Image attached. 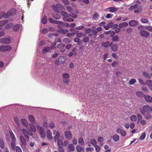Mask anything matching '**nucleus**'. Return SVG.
I'll return each instance as SVG.
<instances>
[{
	"label": "nucleus",
	"instance_id": "obj_30",
	"mask_svg": "<svg viewBox=\"0 0 152 152\" xmlns=\"http://www.w3.org/2000/svg\"><path fill=\"white\" fill-rule=\"evenodd\" d=\"M113 139L114 141H117L119 140V137L118 134H115L113 135Z\"/></svg>",
	"mask_w": 152,
	"mask_h": 152
},
{
	"label": "nucleus",
	"instance_id": "obj_17",
	"mask_svg": "<svg viewBox=\"0 0 152 152\" xmlns=\"http://www.w3.org/2000/svg\"><path fill=\"white\" fill-rule=\"evenodd\" d=\"M146 85L148 87L149 89L152 91V80H147Z\"/></svg>",
	"mask_w": 152,
	"mask_h": 152
},
{
	"label": "nucleus",
	"instance_id": "obj_52",
	"mask_svg": "<svg viewBox=\"0 0 152 152\" xmlns=\"http://www.w3.org/2000/svg\"><path fill=\"white\" fill-rule=\"evenodd\" d=\"M144 28L149 31H152V27L151 26H146Z\"/></svg>",
	"mask_w": 152,
	"mask_h": 152
},
{
	"label": "nucleus",
	"instance_id": "obj_25",
	"mask_svg": "<svg viewBox=\"0 0 152 152\" xmlns=\"http://www.w3.org/2000/svg\"><path fill=\"white\" fill-rule=\"evenodd\" d=\"M128 25V24L126 22H124L123 23H120L119 25V27L120 28H122L123 27H125L127 26Z\"/></svg>",
	"mask_w": 152,
	"mask_h": 152
},
{
	"label": "nucleus",
	"instance_id": "obj_24",
	"mask_svg": "<svg viewBox=\"0 0 152 152\" xmlns=\"http://www.w3.org/2000/svg\"><path fill=\"white\" fill-rule=\"evenodd\" d=\"M68 150H70L72 151H73L75 150L74 146L72 144H69L68 146Z\"/></svg>",
	"mask_w": 152,
	"mask_h": 152
},
{
	"label": "nucleus",
	"instance_id": "obj_48",
	"mask_svg": "<svg viewBox=\"0 0 152 152\" xmlns=\"http://www.w3.org/2000/svg\"><path fill=\"white\" fill-rule=\"evenodd\" d=\"M14 120L16 124L18 126H20V120H19L18 119V118L17 117H15L14 118Z\"/></svg>",
	"mask_w": 152,
	"mask_h": 152
},
{
	"label": "nucleus",
	"instance_id": "obj_54",
	"mask_svg": "<svg viewBox=\"0 0 152 152\" xmlns=\"http://www.w3.org/2000/svg\"><path fill=\"white\" fill-rule=\"evenodd\" d=\"M140 21L143 23H147L148 22V20L147 19L144 18H141Z\"/></svg>",
	"mask_w": 152,
	"mask_h": 152
},
{
	"label": "nucleus",
	"instance_id": "obj_20",
	"mask_svg": "<svg viewBox=\"0 0 152 152\" xmlns=\"http://www.w3.org/2000/svg\"><path fill=\"white\" fill-rule=\"evenodd\" d=\"M142 75L143 76L148 79H151V75L150 74L146 72H142Z\"/></svg>",
	"mask_w": 152,
	"mask_h": 152
},
{
	"label": "nucleus",
	"instance_id": "obj_7",
	"mask_svg": "<svg viewBox=\"0 0 152 152\" xmlns=\"http://www.w3.org/2000/svg\"><path fill=\"white\" fill-rule=\"evenodd\" d=\"M38 131L41 137L44 138L45 136L46 133L45 129L42 127H39L38 128Z\"/></svg>",
	"mask_w": 152,
	"mask_h": 152
},
{
	"label": "nucleus",
	"instance_id": "obj_34",
	"mask_svg": "<svg viewBox=\"0 0 152 152\" xmlns=\"http://www.w3.org/2000/svg\"><path fill=\"white\" fill-rule=\"evenodd\" d=\"M138 7L137 4H135L130 6L129 8L130 10H133L134 9L137 8Z\"/></svg>",
	"mask_w": 152,
	"mask_h": 152
},
{
	"label": "nucleus",
	"instance_id": "obj_57",
	"mask_svg": "<svg viewBox=\"0 0 152 152\" xmlns=\"http://www.w3.org/2000/svg\"><path fill=\"white\" fill-rule=\"evenodd\" d=\"M52 8L56 11L57 12H59V11L57 9L56 5L55 6L54 5H52L51 6Z\"/></svg>",
	"mask_w": 152,
	"mask_h": 152
},
{
	"label": "nucleus",
	"instance_id": "obj_41",
	"mask_svg": "<svg viewBox=\"0 0 152 152\" xmlns=\"http://www.w3.org/2000/svg\"><path fill=\"white\" fill-rule=\"evenodd\" d=\"M138 9V10H134V13H138L140 12L141 11L142 9V6H139Z\"/></svg>",
	"mask_w": 152,
	"mask_h": 152
},
{
	"label": "nucleus",
	"instance_id": "obj_3",
	"mask_svg": "<svg viewBox=\"0 0 152 152\" xmlns=\"http://www.w3.org/2000/svg\"><path fill=\"white\" fill-rule=\"evenodd\" d=\"M140 111L143 115L145 114L146 113H150L152 111V108L148 105L144 106L142 108H140Z\"/></svg>",
	"mask_w": 152,
	"mask_h": 152
},
{
	"label": "nucleus",
	"instance_id": "obj_28",
	"mask_svg": "<svg viewBox=\"0 0 152 152\" xmlns=\"http://www.w3.org/2000/svg\"><path fill=\"white\" fill-rule=\"evenodd\" d=\"M150 113H145L144 115V117L146 119L148 120H149L150 119L152 118V116L151 114H150Z\"/></svg>",
	"mask_w": 152,
	"mask_h": 152
},
{
	"label": "nucleus",
	"instance_id": "obj_21",
	"mask_svg": "<svg viewBox=\"0 0 152 152\" xmlns=\"http://www.w3.org/2000/svg\"><path fill=\"white\" fill-rule=\"evenodd\" d=\"M76 149L77 152H80L82 151H84V148L78 145H76Z\"/></svg>",
	"mask_w": 152,
	"mask_h": 152
},
{
	"label": "nucleus",
	"instance_id": "obj_51",
	"mask_svg": "<svg viewBox=\"0 0 152 152\" xmlns=\"http://www.w3.org/2000/svg\"><path fill=\"white\" fill-rule=\"evenodd\" d=\"M50 50V48L48 47H45L43 48L42 50L43 52H47L48 51Z\"/></svg>",
	"mask_w": 152,
	"mask_h": 152
},
{
	"label": "nucleus",
	"instance_id": "obj_15",
	"mask_svg": "<svg viewBox=\"0 0 152 152\" xmlns=\"http://www.w3.org/2000/svg\"><path fill=\"white\" fill-rule=\"evenodd\" d=\"M112 43H111L109 45V46H111V49L114 51H116L118 49V47L117 44H114L112 45Z\"/></svg>",
	"mask_w": 152,
	"mask_h": 152
},
{
	"label": "nucleus",
	"instance_id": "obj_6",
	"mask_svg": "<svg viewBox=\"0 0 152 152\" xmlns=\"http://www.w3.org/2000/svg\"><path fill=\"white\" fill-rule=\"evenodd\" d=\"M63 82L66 84H68L69 82V75L68 74L64 73L63 74Z\"/></svg>",
	"mask_w": 152,
	"mask_h": 152
},
{
	"label": "nucleus",
	"instance_id": "obj_33",
	"mask_svg": "<svg viewBox=\"0 0 152 152\" xmlns=\"http://www.w3.org/2000/svg\"><path fill=\"white\" fill-rule=\"evenodd\" d=\"M28 118L29 121L31 123H34L35 121V119L33 115H28Z\"/></svg>",
	"mask_w": 152,
	"mask_h": 152
},
{
	"label": "nucleus",
	"instance_id": "obj_19",
	"mask_svg": "<svg viewBox=\"0 0 152 152\" xmlns=\"http://www.w3.org/2000/svg\"><path fill=\"white\" fill-rule=\"evenodd\" d=\"M65 61V58L63 56L59 57L58 59V62L60 64L64 63Z\"/></svg>",
	"mask_w": 152,
	"mask_h": 152
},
{
	"label": "nucleus",
	"instance_id": "obj_56",
	"mask_svg": "<svg viewBox=\"0 0 152 152\" xmlns=\"http://www.w3.org/2000/svg\"><path fill=\"white\" fill-rule=\"evenodd\" d=\"M85 35V34H83L82 32H80L77 34V37H81L82 36L84 37Z\"/></svg>",
	"mask_w": 152,
	"mask_h": 152
},
{
	"label": "nucleus",
	"instance_id": "obj_12",
	"mask_svg": "<svg viewBox=\"0 0 152 152\" xmlns=\"http://www.w3.org/2000/svg\"><path fill=\"white\" fill-rule=\"evenodd\" d=\"M143 97L147 102L150 103L152 102V97L151 96L146 94L143 95Z\"/></svg>",
	"mask_w": 152,
	"mask_h": 152
},
{
	"label": "nucleus",
	"instance_id": "obj_47",
	"mask_svg": "<svg viewBox=\"0 0 152 152\" xmlns=\"http://www.w3.org/2000/svg\"><path fill=\"white\" fill-rule=\"evenodd\" d=\"M138 80L140 83L143 85H146V82H145L141 78H138Z\"/></svg>",
	"mask_w": 152,
	"mask_h": 152
},
{
	"label": "nucleus",
	"instance_id": "obj_39",
	"mask_svg": "<svg viewBox=\"0 0 152 152\" xmlns=\"http://www.w3.org/2000/svg\"><path fill=\"white\" fill-rule=\"evenodd\" d=\"M130 119L132 121H135L137 119V116L135 115H132L130 116Z\"/></svg>",
	"mask_w": 152,
	"mask_h": 152
},
{
	"label": "nucleus",
	"instance_id": "obj_50",
	"mask_svg": "<svg viewBox=\"0 0 152 152\" xmlns=\"http://www.w3.org/2000/svg\"><path fill=\"white\" fill-rule=\"evenodd\" d=\"M136 82V80L135 79L132 78L131 79L129 82V83L130 85H132L134 84Z\"/></svg>",
	"mask_w": 152,
	"mask_h": 152
},
{
	"label": "nucleus",
	"instance_id": "obj_27",
	"mask_svg": "<svg viewBox=\"0 0 152 152\" xmlns=\"http://www.w3.org/2000/svg\"><path fill=\"white\" fill-rule=\"evenodd\" d=\"M20 27V25L19 24H16L13 27V30L15 31H18Z\"/></svg>",
	"mask_w": 152,
	"mask_h": 152
},
{
	"label": "nucleus",
	"instance_id": "obj_23",
	"mask_svg": "<svg viewBox=\"0 0 152 152\" xmlns=\"http://www.w3.org/2000/svg\"><path fill=\"white\" fill-rule=\"evenodd\" d=\"M29 126L31 130L34 132H35L37 131L36 127L34 125L32 124H29Z\"/></svg>",
	"mask_w": 152,
	"mask_h": 152
},
{
	"label": "nucleus",
	"instance_id": "obj_63",
	"mask_svg": "<svg viewBox=\"0 0 152 152\" xmlns=\"http://www.w3.org/2000/svg\"><path fill=\"white\" fill-rule=\"evenodd\" d=\"M54 17V18L56 19H59L61 18L60 15L57 14H56L55 15Z\"/></svg>",
	"mask_w": 152,
	"mask_h": 152
},
{
	"label": "nucleus",
	"instance_id": "obj_53",
	"mask_svg": "<svg viewBox=\"0 0 152 152\" xmlns=\"http://www.w3.org/2000/svg\"><path fill=\"white\" fill-rule=\"evenodd\" d=\"M65 46V45L62 43L58 44L57 45V47L58 49H61Z\"/></svg>",
	"mask_w": 152,
	"mask_h": 152
},
{
	"label": "nucleus",
	"instance_id": "obj_58",
	"mask_svg": "<svg viewBox=\"0 0 152 152\" xmlns=\"http://www.w3.org/2000/svg\"><path fill=\"white\" fill-rule=\"evenodd\" d=\"M63 146L58 147V152H64V150Z\"/></svg>",
	"mask_w": 152,
	"mask_h": 152
},
{
	"label": "nucleus",
	"instance_id": "obj_37",
	"mask_svg": "<svg viewBox=\"0 0 152 152\" xmlns=\"http://www.w3.org/2000/svg\"><path fill=\"white\" fill-rule=\"evenodd\" d=\"M0 147L3 149L4 148V141L1 138H0Z\"/></svg>",
	"mask_w": 152,
	"mask_h": 152
},
{
	"label": "nucleus",
	"instance_id": "obj_5",
	"mask_svg": "<svg viewBox=\"0 0 152 152\" xmlns=\"http://www.w3.org/2000/svg\"><path fill=\"white\" fill-rule=\"evenodd\" d=\"M16 10L15 9H12L10 10L8 12L6 13L5 16L6 18H8L10 16H12L14 15L16 13Z\"/></svg>",
	"mask_w": 152,
	"mask_h": 152
},
{
	"label": "nucleus",
	"instance_id": "obj_42",
	"mask_svg": "<svg viewBox=\"0 0 152 152\" xmlns=\"http://www.w3.org/2000/svg\"><path fill=\"white\" fill-rule=\"evenodd\" d=\"M99 16V15L97 12L95 13L93 16V19L94 20H96Z\"/></svg>",
	"mask_w": 152,
	"mask_h": 152
},
{
	"label": "nucleus",
	"instance_id": "obj_26",
	"mask_svg": "<svg viewBox=\"0 0 152 152\" xmlns=\"http://www.w3.org/2000/svg\"><path fill=\"white\" fill-rule=\"evenodd\" d=\"M60 134L58 132H57L56 135L54 137V140L55 142H56L57 141H58V140H60Z\"/></svg>",
	"mask_w": 152,
	"mask_h": 152
},
{
	"label": "nucleus",
	"instance_id": "obj_46",
	"mask_svg": "<svg viewBox=\"0 0 152 152\" xmlns=\"http://www.w3.org/2000/svg\"><path fill=\"white\" fill-rule=\"evenodd\" d=\"M13 25V24L12 23H9L5 26L4 28L5 29H8L11 28Z\"/></svg>",
	"mask_w": 152,
	"mask_h": 152
},
{
	"label": "nucleus",
	"instance_id": "obj_31",
	"mask_svg": "<svg viewBox=\"0 0 152 152\" xmlns=\"http://www.w3.org/2000/svg\"><path fill=\"white\" fill-rule=\"evenodd\" d=\"M78 143L81 145H83L84 144V140L83 138L81 137H80L78 139Z\"/></svg>",
	"mask_w": 152,
	"mask_h": 152
},
{
	"label": "nucleus",
	"instance_id": "obj_36",
	"mask_svg": "<svg viewBox=\"0 0 152 152\" xmlns=\"http://www.w3.org/2000/svg\"><path fill=\"white\" fill-rule=\"evenodd\" d=\"M57 144L58 147L63 146L64 145L63 142L61 140H58L57 141Z\"/></svg>",
	"mask_w": 152,
	"mask_h": 152
},
{
	"label": "nucleus",
	"instance_id": "obj_59",
	"mask_svg": "<svg viewBox=\"0 0 152 152\" xmlns=\"http://www.w3.org/2000/svg\"><path fill=\"white\" fill-rule=\"evenodd\" d=\"M95 148L96 151L97 152H100V146L98 145H96L94 146Z\"/></svg>",
	"mask_w": 152,
	"mask_h": 152
},
{
	"label": "nucleus",
	"instance_id": "obj_11",
	"mask_svg": "<svg viewBox=\"0 0 152 152\" xmlns=\"http://www.w3.org/2000/svg\"><path fill=\"white\" fill-rule=\"evenodd\" d=\"M139 33L141 36L146 37H148L150 34L149 33L148 31L144 30H140Z\"/></svg>",
	"mask_w": 152,
	"mask_h": 152
},
{
	"label": "nucleus",
	"instance_id": "obj_60",
	"mask_svg": "<svg viewBox=\"0 0 152 152\" xmlns=\"http://www.w3.org/2000/svg\"><path fill=\"white\" fill-rule=\"evenodd\" d=\"M56 5L57 9H58L59 10H60L62 8V5L60 4H56Z\"/></svg>",
	"mask_w": 152,
	"mask_h": 152
},
{
	"label": "nucleus",
	"instance_id": "obj_9",
	"mask_svg": "<svg viewBox=\"0 0 152 152\" xmlns=\"http://www.w3.org/2000/svg\"><path fill=\"white\" fill-rule=\"evenodd\" d=\"M11 42V40L10 38H5L0 39V42L6 44H10Z\"/></svg>",
	"mask_w": 152,
	"mask_h": 152
},
{
	"label": "nucleus",
	"instance_id": "obj_2",
	"mask_svg": "<svg viewBox=\"0 0 152 152\" xmlns=\"http://www.w3.org/2000/svg\"><path fill=\"white\" fill-rule=\"evenodd\" d=\"M61 14L62 16H64L63 19L64 21L69 22H72L74 21V19L73 18L70 17V15L68 13L62 11L61 12Z\"/></svg>",
	"mask_w": 152,
	"mask_h": 152
},
{
	"label": "nucleus",
	"instance_id": "obj_61",
	"mask_svg": "<svg viewBox=\"0 0 152 152\" xmlns=\"http://www.w3.org/2000/svg\"><path fill=\"white\" fill-rule=\"evenodd\" d=\"M145 133H143L140 137V139L141 140H143L145 138Z\"/></svg>",
	"mask_w": 152,
	"mask_h": 152
},
{
	"label": "nucleus",
	"instance_id": "obj_40",
	"mask_svg": "<svg viewBox=\"0 0 152 152\" xmlns=\"http://www.w3.org/2000/svg\"><path fill=\"white\" fill-rule=\"evenodd\" d=\"M8 22V20H3L0 22V25L2 27L6 24Z\"/></svg>",
	"mask_w": 152,
	"mask_h": 152
},
{
	"label": "nucleus",
	"instance_id": "obj_44",
	"mask_svg": "<svg viewBox=\"0 0 152 152\" xmlns=\"http://www.w3.org/2000/svg\"><path fill=\"white\" fill-rule=\"evenodd\" d=\"M63 42L65 43H70L71 42L70 40L68 38H64L63 39Z\"/></svg>",
	"mask_w": 152,
	"mask_h": 152
},
{
	"label": "nucleus",
	"instance_id": "obj_1",
	"mask_svg": "<svg viewBox=\"0 0 152 152\" xmlns=\"http://www.w3.org/2000/svg\"><path fill=\"white\" fill-rule=\"evenodd\" d=\"M9 134L11 139L10 143L11 147L12 150H14L15 149V148H16L15 146L16 145L15 142L16 139L15 135L12 131H10L9 132Z\"/></svg>",
	"mask_w": 152,
	"mask_h": 152
},
{
	"label": "nucleus",
	"instance_id": "obj_29",
	"mask_svg": "<svg viewBox=\"0 0 152 152\" xmlns=\"http://www.w3.org/2000/svg\"><path fill=\"white\" fill-rule=\"evenodd\" d=\"M110 12H116L117 10L118 9L114 7H111L108 8Z\"/></svg>",
	"mask_w": 152,
	"mask_h": 152
},
{
	"label": "nucleus",
	"instance_id": "obj_55",
	"mask_svg": "<svg viewBox=\"0 0 152 152\" xmlns=\"http://www.w3.org/2000/svg\"><path fill=\"white\" fill-rule=\"evenodd\" d=\"M89 40V38L88 37H84L83 38V41L85 43L88 42Z\"/></svg>",
	"mask_w": 152,
	"mask_h": 152
},
{
	"label": "nucleus",
	"instance_id": "obj_18",
	"mask_svg": "<svg viewBox=\"0 0 152 152\" xmlns=\"http://www.w3.org/2000/svg\"><path fill=\"white\" fill-rule=\"evenodd\" d=\"M46 134L47 136L48 139L51 140L53 138V137L52 135V133L49 130H47Z\"/></svg>",
	"mask_w": 152,
	"mask_h": 152
},
{
	"label": "nucleus",
	"instance_id": "obj_43",
	"mask_svg": "<svg viewBox=\"0 0 152 152\" xmlns=\"http://www.w3.org/2000/svg\"><path fill=\"white\" fill-rule=\"evenodd\" d=\"M21 122L22 125L26 126L28 125L27 122L25 119H22L21 120Z\"/></svg>",
	"mask_w": 152,
	"mask_h": 152
},
{
	"label": "nucleus",
	"instance_id": "obj_35",
	"mask_svg": "<svg viewBox=\"0 0 152 152\" xmlns=\"http://www.w3.org/2000/svg\"><path fill=\"white\" fill-rule=\"evenodd\" d=\"M136 95L139 97H143L144 94L141 91H138L136 92Z\"/></svg>",
	"mask_w": 152,
	"mask_h": 152
},
{
	"label": "nucleus",
	"instance_id": "obj_62",
	"mask_svg": "<svg viewBox=\"0 0 152 152\" xmlns=\"http://www.w3.org/2000/svg\"><path fill=\"white\" fill-rule=\"evenodd\" d=\"M109 42L108 41L106 42L105 43H103V45L104 46V47L106 48L107 47L110 45Z\"/></svg>",
	"mask_w": 152,
	"mask_h": 152
},
{
	"label": "nucleus",
	"instance_id": "obj_64",
	"mask_svg": "<svg viewBox=\"0 0 152 152\" xmlns=\"http://www.w3.org/2000/svg\"><path fill=\"white\" fill-rule=\"evenodd\" d=\"M15 149H16V152H22L21 149L19 146H16Z\"/></svg>",
	"mask_w": 152,
	"mask_h": 152
},
{
	"label": "nucleus",
	"instance_id": "obj_10",
	"mask_svg": "<svg viewBox=\"0 0 152 152\" xmlns=\"http://www.w3.org/2000/svg\"><path fill=\"white\" fill-rule=\"evenodd\" d=\"M117 132L118 133L120 134L123 137H125L126 134V131L123 129L121 127H119L117 129Z\"/></svg>",
	"mask_w": 152,
	"mask_h": 152
},
{
	"label": "nucleus",
	"instance_id": "obj_32",
	"mask_svg": "<svg viewBox=\"0 0 152 152\" xmlns=\"http://www.w3.org/2000/svg\"><path fill=\"white\" fill-rule=\"evenodd\" d=\"M47 22V19L45 15H44L42 19V22L44 24H46Z\"/></svg>",
	"mask_w": 152,
	"mask_h": 152
},
{
	"label": "nucleus",
	"instance_id": "obj_22",
	"mask_svg": "<svg viewBox=\"0 0 152 152\" xmlns=\"http://www.w3.org/2000/svg\"><path fill=\"white\" fill-rule=\"evenodd\" d=\"M97 140L99 143V145L100 146H102L103 145V137H99L97 139Z\"/></svg>",
	"mask_w": 152,
	"mask_h": 152
},
{
	"label": "nucleus",
	"instance_id": "obj_4",
	"mask_svg": "<svg viewBox=\"0 0 152 152\" xmlns=\"http://www.w3.org/2000/svg\"><path fill=\"white\" fill-rule=\"evenodd\" d=\"M12 47L9 45H3L0 46V51L2 52H6L11 50Z\"/></svg>",
	"mask_w": 152,
	"mask_h": 152
},
{
	"label": "nucleus",
	"instance_id": "obj_45",
	"mask_svg": "<svg viewBox=\"0 0 152 152\" xmlns=\"http://www.w3.org/2000/svg\"><path fill=\"white\" fill-rule=\"evenodd\" d=\"M6 15V13H5L4 11H1L0 12V19L4 18H5V16Z\"/></svg>",
	"mask_w": 152,
	"mask_h": 152
},
{
	"label": "nucleus",
	"instance_id": "obj_13",
	"mask_svg": "<svg viewBox=\"0 0 152 152\" xmlns=\"http://www.w3.org/2000/svg\"><path fill=\"white\" fill-rule=\"evenodd\" d=\"M22 131L23 135L25 138L27 139V141H28L29 138V137L28 135V132L25 129H23Z\"/></svg>",
	"mask_w": 152,
	"mask_h": 152
},
{
	"label": "nucleus",
	"instance_id": "obj_49",
	"mask_svg": "<svg viewBox=\"0 0 152 152\" xmlns=\"http://www.w3.org/2000/svg\"><path fill=\"white\" fill-rule=\"evenodd\" d=\"M91 143L94 146H95L96 145L97 142L96 140L94 139H92L91 140Z\"/></svg>",
	"mask_w": 152,
	"mask_h": 152
},
{
	"label": "nucleus",
	"instance_id": "obj_8",
	"mask_svg": "<svg viewBox=\"0 0 152 152\" xmlns=\"http://www.w3.org/2000/svg\"><path fill=\"white\" fill-rule=\"evenodd\" d=\"M20 145L22 147L25 146L26 145V142L27 139H25L24 137L22 135H20Z\"/></svg>",
	"mask_w": 152,
	"mask_h": 152
},
{
	"label": "nucleus",
	"instance_id": "obj_14",
	"mask_svg": "<svg viewBox=\"0 0 152 152\" xmlns=\"http://www.w3.org/2000/svg\"><path fill=\"white\" fill-rule=\"evenodd\" d=\"M129 26L134 27L136 25H138L139 23L138 22L135 20H131L129 22Z\"/></svg>",
	"mask_w": 152,
	"mask_h": 152
},
{
	"label": "nucleus",
	"instance_id": "obj_16",
	"mask_svg": "<svg viewBox=\"0 0 152 152\" xmlns=\"http://www.w3.org/2000/svg\"><path fill=\"white\" fill-rule=\"evenodd\" d=\"M64 134L66 138L67 139H69L72 137L71 133L69 131H65L64 132Z\"/></svg>",
	"mask_w": 152,
	"mask_h": 152
},
{
	"label": "nucleus",
	"instance_id": "obj_38",
	"mask_svg": "<svg viewBox=\"0 0 152 152\" xmlns=\"http://www.w3.org/2000/svg\"><path fill=\"white\" fill-rule=\"evenodd\" d=\"M119 38L118 36H115L111 38V40L112 41L116 42L118 41Z\"/></svg>",
	"mask_w": 152,
	"mask_h": 152
}]
</instances>
